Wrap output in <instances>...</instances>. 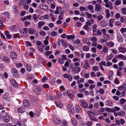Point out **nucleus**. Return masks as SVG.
I'll return each mask as SVG.
<instances>
[{"label": "nucleus", "mask_w": 126, "mask_h": 126, "mask_svg": "<svg viewBox=\"0 0 126 126\" xmlns=\"http://www.w3.org/2000/svg\"><path fill=\"white\" fill-rule=\"evenodd\" d=\"M102 9V5L100 4L97 3L95 6V11L97 12L100 11Z\"/></svg>", "instance_id": "1"}, {"label": "nucleus", "mask_w": 126, "mask_h": 126, "mask_svg": "<svg viewBox=\"0 0 126 126\" xmlns=\"http://www.w3.org/2000/svg\"><path fill=\"white\" fill-rule=\"evenodd\" d=\"M68 109L69 110L71 113L72 114H74V107L72 106L70 104H68L67 105Z\"/></svg>", "instance_id": "2"}, {"label": "nucleus", "mask_w": 126, "mask_h": 126, "mask_svg": "<svg viewBox=\"0 0 126 126\" xmlns=\"http://www.w3.org/2000/svg\"><path fill=\"white\" fill-rule=\"evenodd\" d=\"M10 56L13 59H16L17 58V55L15 52L13 51L10 53Z\"/></svg>", "instance_id": "3"}, {"label": "nucleus", "mask_w": 126, "mask_h": 126, "mask_svg": "<svg viewBox=\"0 0 126 126\" xmlns=\"http://www.w3.org/2000/svg\"><path fill=\"white\" fill-rule=\"evenodd\" d=\"M12 72L13 76L15 77H17L18 76V73L17 70L15 68H13L12 70Z\"/></svg>", "instance_id": "4"}, {"label": "nucleus", "mask_w": 126, "mask_h": 126, "mask_svg": "<svg viewBox=\"0 0 126 126\" xmlns=\"http://www.w3.org/2000/svg\"><path fill=\"white\" fill-rule=\"evenodd\" d=\"M87 20V21L85 25L89 26H91V24H93L94 22V20L93 19H88Z\"/></svg>", "instance_id": "5"}, {"label": "nucleus", "mask_w": 126, "mask_h": 126, "mask_svg": "<svg viewBox=\"0 0 126 126\" xmlns=\"http://www.w3.org/2000/svg\"><path fill=\"white\" fill-rule=\"evenodd\" d=\"M105 6L107 8L109 7V8L110 9H112L113 8L112 4L110 1L107 3H106Z\"/></svg>", "instance_id": "6"}, {"label": "nucleus", "mask_w": 126, "mask_h": 126, "mask_svg": "<svg viewBox=\"0 0 126 126\" xmlns=\"http://www.w3.org/2000/svg\"><path fill=\"white\" fill-rule=\"evenodd\" d=\"M100 24L101 26L103 27H105L108 25V23L107 22L105 21L104 20H103L100 22Z\"/></svg>", "instance_id": "7"}, {"label": "nucleus", "mask_w": 126, "mask_h": 126, "mask_svg": "<svg viewBox=\"0 0 126 126\" xmlns=\"http://www.w3.org/2000/svg\"><path fill=\"white\" fill-rule=\"evenodd\" d=\"M23 32L22 33H21V35L22 36L25 37L28 34V29L26 28H24L23 29Z\"/></svg>", "instance_id": "8"}, {"label": "nucleus", "mask_w": 126, "mask_h": 126, "mask_svg": "<svg viewBox=\"0 0 126 126\" xmlns=\"http://www.w3.org/2000/svg\"><path fill=\"white\" fill-rule=\"evenodd\" d=\"M117 39L118 41L120 42H122L123 41V39L122 36L120 34H118L117 36Z\"/></svg>", "instance_id": "9"}, {"label": "nucleus", "mask_w": 126, "mask_h": 126, "mask_svg": "<svg viewBox=\"0 0 126 126\" xmlns=\"http://www.w3.org/2000/svg\"><path fill=\"white\" fill-rule=\"evenodd\" d=\"M10 82L12 85L15 87H17L18 86V84L15 80L14 79H11Z\"/></svg>", "instance_id": "10"}, {"label": "nucleus", "mask_w": 126, "mask_h": 126, "mask_svg": "<svg viewBox=\"0 0 126 126\" xmlns=\"http://www.w3.org/2000/svg\"><path fill=\"white\" fill-rule=\"evenodd\" d=\"M118 49L119 51L122 53H125L126 52V48L122 46L119 47Z\"/></svg>", "instance_id": "11"}, {"label": "nucleus", "mask_w": 126, "mask_h": 126, "mask_svg": "<svg viewBox=\"0 0 126 126\" xmlns=\"http://www.w3.org/2000/svg\"><path fill=\"white\" fill-rule=\"evenodd\" d=\"M102 65L106 66V63L105 61H102L99 63V66L100 68L102 71H103L104 69Z\"/></svg>", "instance_id": "12"}, {"label": "nucleus", "mask_w": 126, "mask_h": 126, "mask_svg": "<svg viewBox=\"0 0 126 126\" xmlns=\"http://www.w3.org/2000/svg\"><path fill=\"white\" fill-rule=\"evenodd\" d=\"M80 102L81 103V105L83 108H86L88 107V105L86 102L82 100L80 101Z\"/></svg>", "instance_id": "13"}, {"label": "nucleus", "mask_w": 126, "mask_h": 126, "mask_svg": "<svg viewBox=\"0 0 126 126\" xmlns=\"http://www.w3.org/2000/svg\"><path fill=\"white\" fill-rule=\"evenodd\" d=\"M23 105L25 107H28L30 105V103L27 100H25L23 102Z\"/></svg>", "instance_id": "14"}, {"label": "nucleus", "mask_w": 126, "mask_h": 126, "mask_svg": "<svg viewBox=\"0 0 126 126\" xmlns=\"http://www.w3.org/2000/svg\"><path fill=\"white\" fill-rule=\"evenodd\" d=\"M45 24V22L43 21H40L38 23V26L39 28H41Z\"/></svg>", "instance_id": "15"}, {"label": "nucleus", "mask_w": 126, "mask_h": 126, "mask_svg": "<svg viewBox=\"0 0 126 126\" xmlns=\"http://www.w3.org/2000/svg\"><path fill=\"white\" fill-rule=\"evenodd\" d=\"M42 90V89L41 88L39 87H37L35 88V91L37 94L39 95V92L41 91Z\"/></svg>", "instance_id": "16"}, {"label": "nucleus", "mask_w": 126, "mask_h": 126, "mask_svg": "<svg viewBox=\"0 0 126 126\" xmlns=\"http://www.w3.org/2000/svg\"><path fill=\"white\" fill-rule=\"evenodd\" d=\"M3 98L6 100L9 101L10 97L9 96V94L7 93H5L3 96Z\"/></svg>", "instance_id": "17"}, {"label": "nucleus", "mask_w": 126, "mask_h": 126, "mask_svg": "<svg viewBox=\"0 0 126 126\" xmlns=\"http://www.w3.org/2000/svg\"><path fill=\"white\" fill-rule=\"evenodd\" d=\"M41 8L43 9L46 11H47L48 9V7L47 6L44 4H41L40 5Z\"/></svg>", "instance_id": "18"}, {"label": "nucleus", "mask_w": 126, "mask_h": 126, "mask_svg": "<svg viewBox=\"0 0 126 126\" xmlns=\"http://www.w3.org/2000/svg\"><path fill=\"white\" fill-rule=\"evenodd\" d=\"M83 41L84 43L90 46L91 45V43L89 42V40L87 39L84 38L83 39Z\"/></svg>", "instance_id": "19"}, {"label": "nucleus", "mask_w": 126, "mask_h": 126, "mask_svg": "<svg viewBox=\"0 0 126 126\" xmlns=\"http://www.w3.org/2000/svg\"><path fill=\"white\" fill-rule=\"evenodd\" d=\"M76 111L77 112H81L82 111V109H80V106L77 105L75 106Z\"/></svg>", "instance_id": "20"}, {"label": "nucleus", "mask_w": 126, "mask_h": 126, "mask_svg": "<svg viewBox=\"0 0 126 126\" xmlns=\"http://www.w3.org/2000/svg\"><path fill=\"white\" fill-rule=\"evenodd\" d=\"M29 33L31 34H33L35 32V31L33 28H30L28 30Z\"/></svg>", "instance_id": "21"}, {"label": "nucleus", "mask_w": 126, "mask_h": 126, "mask_svg": "<svg viewBox=\"0 0 126 126\" xmlns=\"http://www.w3.org/2000/svg\"><path fill=\"white\" fill-rule=\"evenodd\" d=\"M5 35L6 36L7 38L10 39L11 38L12 36L10 34V32L8 31H6Z\"/></svg>", "instance_id": "22"}, {"label": "nucleus", "mask_w": 126, "mask_h": 126, "mask_svg": "<svg viewBox=\"0 0 126 126\" xmlns=\"http://www.w3.org/2000/svg\"><path fill=\"white\" fill-rule=\"evenodd\" d=\"M105 12L106 14V17L107 19H108L110 16L109 11L108 9H106L105 11Z\"/></svg>", "instance_id": "23"}, {"label": "nucleus", "mask_w": 126, "mask_h": 126, "mask_svg": "<svg viewBox=\"0 0 126 126\" xmlns=\"http://www.w3.org/2000/svg\"><path fill=\"white\" fill-rule=\"evenodd\" d=\"M114 22V19L113 18L110 19L109 21V25L110 27H112L113 26V23Z\"/></svg>", "instance_id": "24"}, {"label": "nucleus", "mask_w": 126, "mask_h": 126, "mask_svg": "<svg viewBox=\"0 0 126 126\" xmlns=\"http://www.w3.org/2000/svg\"><path fill=\"white\" fill-rule=\"evenodd\" d=\"M97 27V26L96 24H94L92 26V28L93 32H96Z\"/></svg>", "instance_id": "25"}, {"label": "nucleus", "mask_w": 126, "mask_h": 126, "mask_svg": "<svg viewBox=\"0 0 126 126\" xmlns=\"http://www.w3.org/2000/svg\"><path fill=\"white\" fill-rule=\"evenodd\" d=\"M3 121L6 123L8 122L10 120V118L9 116L7 115L5 116V117L3 118Z\"/></svg>", "instance_id": "26"}, {"label": "nucleus", "mask_w": 126, "mask_h": 126, "mask_svg": "<svg viewBox=\"0 0 126 126\" xmlns=\"http://www.w3.org/2000/svg\"><path fill=\"white\" fill-rule=\"evenodd\" d=\"M103 38L107 40H109L110 39V37L109 35L105 33L103 34Z\"/></svg>", "instance_id": "27"}, {"label": "nucleus", "mask_w": 126, "mask_h": 126, "mask_svg": "<svg viewBox=\"0 0 126 126\" xmlns=\"http://www.w3.org/2000/svg\"><path fill=\"white\" fill-rule=\"evenodd\" d=\"M18 111L19 112L22 113L25 111V110L24 108L20 107L18 108Z\"/></svg>", "instance_id": "28"}, {"label": "nucleus", "mask_w": 126, "mask_h": 126, "mask_svg": "<svg viewBox=\"0 0 126 126\" xmlns=\"http://www.w3.org/2000/svg\"><path fill=\"white\" fill-rule=\"evenodd\" d=\"M54 122L55 124L58 125L61 123V121L60 120L58 119L55 118L54 119Z\"/></svg>", "instance_id": "29"}, {"label": "nucleus", "mask_w": 126, "mask_h": 126, "mask_svg": "<svg viewBox=\"0 0 126 126\" xmlns=\"http://www.w3.org/2000/svg\"><path fill=\"white\" fill-rule=\"evenodd\" d=\"M2 59L3 61L6 62H8L10 61L9 58L5 56L3 57L2 58Z\"/></svg>", "instance_id": "30"}, {"label": "nucleus", "mask_w": 126, "mask_h": 126, "mask_svg": "<svg viewBox=\"0 0 126 126\" xmlns=\"http://www.w3.org/2000/svg\"><path fill=\"white\" fill-rule=\"evenodd\" d=\"M71 122L72 124L74 126H76L77 124V121L75 118H73L71 120Z\"/></svg>", "instance_id": "31"}, {"label": "nucleus", "mask_w": 126, "mask_h": 126, "mask_svg": "<svg viewBox=\"0 0 126 126\" xmlns=\"http://www.w3.org/2000/svg\"><path fill=\"white\" fill-rule=\"evenodd\" d=\"M83 67L85 69H88L90 67V65L87 63L86 62L83 64Z\"/></svg>", "instance_id": "32"}, {"label": "nucleus", "mask_w": 126, "mask_h": 126, "mask_svg": "<svg viewBox=\"0 0 126 126\" xmlns=\"http://www.w3.org/2000/svg\"><path fill=\"white\" fill-rule=\"evenodd\" d=\"M85 14L86 16L88 18L91 19L92 18V16L91 14L88 13V12H86L85 13Z\"/></svg>", "instance_id": "33"}, {"label": "nucleus", "mask_w": 126, "mask_h": 126, "mask_svg": "<svg viewBox=\"0 0 126 126\" xmlns=\"http://www.w3.org/2000/svg\"><path fill=\"white\" fill-rule=\"evenodd\" d=\"M126 101V99L123 98H121L119 102V104L121 105H123Z\"/></svg>", "instance_id": "34"}, {"label": "nucleus", "mask_w": 126, "mask_h": 126, "mask_svg": "<svg viewBox=\"0 0 126 126\" xmlns=\"http://www.w3.org/2000/svg\"><path fill=\"white\" fill-rule=\"evenodd\" d=\"M87 7L89 10L91 11L92 13H93L94 11H92L93 10V6L91 5H89Z\"/></svg>", "instance_id": "35"}, {"label": "nucleus", "mask_w": 126, "mask_h": 126, "mask_svg": "<svg viewBox=\"0 0 126 126\" xmlns=\"http://www.w3.org/2000/svg\"><path fill=\"white\" fill-rule=\"evenodd\" d=\"M71 61L70 59H67L66 62L64 64V65L66 67H68L69 65V63H71Z\"/></svg>", "instance_id": "36"}, {"label": "nucleus", "mask_w": 126, "mask_h": 126, "mask_svg": "<svg viewBox=\"0 0 126 126\" xmlns=\"http://www.w3.org/2000/svg\"><path fill=\"white\" fill-rule=\"evenodd\" d=\"M84 79L82 78H81L80 79L78 80L77 81V82L78 84H80L81 83H83L84 82Z\"/></svg>", "instance_id": "37"}, {"label": "nucleus", "mask_w": 126, "mask_h": 126, "mask_svg": "<svg viewBox=\"0 0 126 126\" xmlns=\"http://www.w3.org/2000/svg\"><path fill=\"white\" fill-rule=\"evenodd\" d=\"M113 72L112 71L110 70L109 72V73L108 76V78L109 79H110L113 76Z\"/></svg>", "instance_id": "38"}, {"label": "nucleus", "mask_w": 126, "mask_h": 126, "mask_svg": "<svg viewBox=\"0 0 126 126\" xmlns=\"http://www.w3.org/2000/svg\"><path fill=\"white\" fill-rule=\"evenodd\" d=\"M114 45V44L113 42L111 41L107 43L106 45L110 47H113Z\"/></svg>", "instance_id": "39"}, {"label": "nucleus", "mask_w": 126, "mask_h": 126, "mask_svg": "<svg viewBox=\"0 0 126 126\" xmlns=\"http://www.w3.org/2000/svg\"><path fill=\"white\" fill-rule=\"evenodd\" d=\"M49 38V37L48 36H47L45 40L44 41V43L45 45V46H46L48 44V40Z\"/></svg>", "instance_id": "40"}, {"label": "nucleus", "mask_w": 126, "mask_h": 126, "mask_svg": "<svg viewBox=\"0 0 126 126\" xmlns=\"http://www.w3.org/2000/svg\"><path fill=\"white\" fill-rule=\"evenodd\" d=\"M118 58L120 59H122L123 60H126L125 56H123L122 54L119 55L117 56Z\"/></svg>", "instance_id": "41"}, {"label": "nucleus", "mask_w": 126, "mask_h": 126, "mask_svg": "<svg viewBox=\"0 0 126 126\" xmlns=\"http://www.w3.org/2000/svg\"><path fill=\"white\" fill-rule=\"evenodd\" d=\"M27 69L28 71L30 72L31 70V66L30 64H27L26 66Z\"/></svg>", "instance_id": "42"}, {"label": "nucleus", "mask_w": 126, "mask_h": 126, "mask_svg": "<svg viewBox=\"0 0 126 126\" xmlns=\"http://www.w3.org/2000/svg\"><path fill=\"white\" fill-rule=\"evenodd\" d=\"M119 115L122 116L125 115V112L123 110H121L118 112Z\"/></svg>", "instance_id": "43"}, {"label": "nucleus", "mask_w": 126, "mask_h": 126, "mask_svg": "<svg viewBox=\"0 0 126 126\" xmlns=\"http://www.w3.org/2000/svg\"><path fill=\"white\" fill-rule=\"evenodd\" d=\"M67 38L68 40L70 39H72L75 38V36L73 35H67Z\"/></svg>", "instance_id": "44"}, {"label": "nucleus", "mask_w": 126, "mask_h": 126, "mask_svg": "<svg viewBox=\"0 0 126 126\" xmlns=\"http://www.w3.org/2000/svg\"><path fill=\"white\" fill-rule=\"evenodd\" d=\"M92 69L94 71H96L98 70L99 68L97 66H94L92 68Z\"/></svg>", "instance_id": "45"}, {"label": "nucleus", "mask_w": 126, "mask_h": 126, "mask_svg": "<svg viewBox=\"0 0 126 126\" xmlns=\"http://www.w3.org/2000/svg\"><path fill=\"white\" fill-rule=\"evenodd\" d=\"M82 49L84 51H88L89 50V48L88 46H86L83 47Z\"/></svg>", "instance_id": "46"}, {"label": "nucleus", "mask_w": 126, "mask_h": 126, "mask_svg": "<svg viewBox=\"0 0 126 126\" xmlns=\"http://www.w3.org/2000/svg\"><path fill=\"white\" fill-rule=\"evenodd\" d=\"M55 103L57 106L60 108H62L63 106L62 104L60 102H56Z\"/></svg>", "instance_id": "47"}, {"label": "nucleus", "mask_w": 126, "mask_h": 126, "mask_svg": "<svg viewBox=\"0 0 126 126\" xmlns=\"http://www.w3.org/2000/svg\"><path fill=\"white\" fill-rule=\"evenodd\" d=\"M17 6H14L13 7L14 13L16 14H17L18 13V11L17 9Z\"/></svg>", "instance_id": "48"}, {"label": "nucleus", "mask_w": 126, "mask_h": 126, "mask_svg": "<svg viewBox=\"0 0 126 126\" xmlns=\"http://www.w3.org/2000/svg\"><path fill=\"white\" fill-rule=\"evenodd\" d=\"M121 2L120 0H116L115 3V5L116 6H118L121 4Z\"/></svg>", "instance_id": "49"}, {"label": "nucleus", "mask_w": 126, "mask_h": 126, "mask_svg": "<svg viewBox=\"0 0 126 126\" xmlns=\"http://www.w3.org/2000/svg\"><path fill=\"white\" fill-rule=\"evenodd\" d=\"M121 11L122 13L124 15H126V8L124 7L121 9Z\"/></svg>", "instance_id": "50"}, {"label": "nucleus", "mask_w": 126, "mask_h": 126, "mask_svg": "<svg viewBox=\"0 0 126 126\" xmlns=\"http://www.w3.org/2000/svg\"><path fill=\"white\" fill-rule=\"evenodd\" d=\"M91 41L93 42H96L97 41V38L95 37H92L91 38Z\"/></svg>", "instance_id": "51"}, {"label": "nucleus", "mask_w": 126, "mask_h": 126, "mask_svg": "<svg viewBox=\"0 0 126 126\" xmlns=\"http://www.w3.org/2000/svg\"><path fill=\"white\" fill-rule=\"evenodd\" d=\"M61 43L63 44V45L64 47H67V45L66 43L64 42V41L63 40H62L60 41Z\"/></svg>", "instance_id": "52"}, {"label": "nucleus", "mask_w": 126, "mask_h": 126, "mask_svg": "<svg viewBox=\"0 0 126 126\" xmlns=\"http://www.w3.org/2000/svg\"><path fill=\"white\" fill-rule=\"evenodd\" d=\"M47 2L49 4H54V2L52 0H46Z\"/></svg>", "instance_id": "53"}, {"label": "nucleus", "mask_w": 126, "mask_h": 126, "mask_svg": "<svg viewBox=\"0 0 126 126\" xmlns=\"http://www.w3.org/2000/svg\"><path fill=\"white\" fill-rule=\"evenodd\" d=\"M67 93L68 94V95H73V93L72 91L71 90H68L67 92Z\"/></svg>", "instance_id": "54"}, {"label": "nucleus", "mask_w": 126, "mask_h": 126, "mask_svg": "<svg viewBox=\"0 0 126 126\" xmlns=\"http://www.w3.org/2000/svg\"><path fill=\"white\" fill-rule=\"evenodd\" d=\"M60 15L59 16V19L60 20H62L63 18V13L61 12L60 13Z\"/></svg>", "instance_id": "55"}, {"label": "nucleus", "mask_w": 126, "mask_h": 126, "mask_svg": "<svg viewBox=\"0 0 126 126\" xmlns=\"http://www.w3.org/2000/svg\"><path fill=\"white\" fill-rule=\"evenodd\" d=\"M112 58V56L110 55L109 56H107L106 57L107 60H111Z\"/></svg>", "instance_id": "56"}, {"label": "nucleus", "mask_w": 126, "mask_h": 126, "mask_svg": "<svg viewBox=\"0 0 126 126\" xmlns=\"http://www.w3.org/2000/svg\"><path fill=\"white\" fill-rule=\"evenodd\" d=\"M88 26L85 25L83 27V28L88 32L89 30V28Z\"/></svg>", "instance_id": "57"}, {"label": "nucleus", "mask_w": 126, "mask_h": 126, "mask_svg": "<svg viewBox=\"0 0 126 126\" xmlns=\"http://www.w3.org/2000/svg\"><path fill=\"white\" fill-rule=\"evenodd\" d=\"M120 32L122 33H124V32H126V28H122L120 30Z\"/></svg>", "instance_id": "58"}, {"label": "nucleus", "mask_w": 126, "mask_h": 126, "mask_svg": "<svg viewBox=\"0 0 126 126\" xmlns=\"http://www.w3.org/2000/svg\"><path fill=\"white\" fill-rule=\"evenodd\" d=\"M24 7V9H25L27 10L29 8V6L28 5L26 4H24L22 5Z\"/></svg>", "instance_id": "59"}, {"label": "nucleus", "mask_w": 126, "mask_h": 126, "mask_svg": "<svg viewBox=\"0 0 126 126\" xmlns=\"http://www.w3.org/2000/svg\"><path fill=\"white\" fill-rule=\"evenodd\" d=\"M108 48L106 46H104L103 47V51L105 53L108 50Z\"/></svg>", "instance_id": "60"}, {"label": "nucleus", "mask_w": 126, "mask_h": 126, "mask_svg": "<svg viewBox=\"0 0 126 126\" xmlns=\"http://www.w3.org/2000/svg\"><path fill=\"white\" fill-rule=\"evenodd\" d=\"M40 34L42 36H45L46 35V33L43 31H40L39 32Z\"/></svg>", "instance_id": "61"}, {"label": "nucleus", "mask_w": 126, "mask_h": 126, "mask_svg": "<svg viewBox=\"0 0 126 126\" xmlns=\"http://www.w3.org/2000/svg\"><path fill=\"white\" fill-rule=\"evenodd\" d=\"M94 60L93 59H90L89 61V63L91 64H93L94 63Z\"/></svg>", "instance_id": "62"}, {"label": "nucleus", "mask_w": 126, "mask_h": 126, "mask_svg": "<svg viewBox=\"0 0 126 126\" xmlns=\"http://www.w3.org/2000/svg\"><path fill=\"white\" fill-rule=\"evenodd\" d=\"M77 95L78 97H79L80 98H82L83 96V94L81 93H79L77 94Z\"/></svg>", "instance_id": "63"}, {"label": "nucleus", "mask_w": 126, "mask_h": 126, "mask_svg": "<svg viewBox=\"0 0 126 126\" xmlns=\"http://www.w3.org/2000/svg\"><path fill=\"white\" fill-rule=\"evenodd\" d=\"M103 18V17L101 15H100L97 16V19L100 21Z\"/></svg>", "instance_id": "64"}]
</instances>
